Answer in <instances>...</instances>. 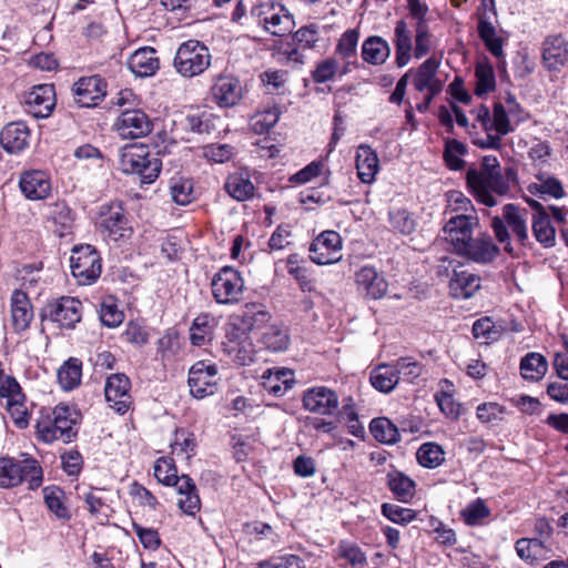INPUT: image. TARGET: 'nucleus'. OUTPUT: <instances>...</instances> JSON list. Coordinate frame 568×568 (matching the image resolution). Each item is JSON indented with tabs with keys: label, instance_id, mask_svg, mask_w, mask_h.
Here are the masks:
<instances>
[{
	"label": "nucleus",
	"instance_id": "14",
	"mask_svg": "<svg viewBox=\"0 0 568 568\" xmlns=\"http://www.w3.org/2000/svg\"><path fill=\"white\" fill-rule=\"evenodd\" d=\"M99 225L101 232L114 242L126 239L132 233L124 209L119 203L102 207Z\"/></svg>",
	"mask_w": 568,
	"mask_h": 568
},
{
	"label": "nucleus",
	"instance_id": "7",
	"mask_svg": "<svg viewBox=\"0 0 568 568\" xmlns=\"http://www.w3.org/2000/svg\"><path fill=\"white\" fill-rule=\"evenodd\" d=\"M72 275L81 285H90L101 274V258L97 250L90 245L74 246L70 257Z\"/></svg>",
	"mask_w": 568,
	"mask_h": 568
},
{
	"label": "nucleus",
	"instance_id": "58",
	"mask_svg": "<svg viewBox=\"0 0 568 568\" xmlns=\"http://www.w3.org/2000/svg\"><path fill=\"white\" fill-rule=\"evenodd\" d=\"M382 514L390 521L399 525H407L416 517L415 510L388 503L382 505Z\"/></svg>",
	"mask_w": 568,
	"mask_h": 568
},
{
	"label": "nucleus",
	"instance_id": "3",
	"mask_svg": "<svg viewBox=\"0 0 568 568\" xmlns=\"http://www.w3.org/2000/svg\"><path fill=\"white\" fill-rule=\"evenodd\" d=\"M22 459L0 458V488H13L22 481L31 490L39 488L43 481V471L37 459L21 455Z\"/></svg>",
	"mask_w": 568,
	"mask_h": 568
},
{
	"label": "nucleus",
	"instance_id": "8",
	"mask_svg": "<svg viewBox=\"0 0 568 568\" xmlns=\"http://www.w3.org/2000/svg\"><path fill=\"white\" fill-rule=\"evenodd\" d=\"M211 288L216 303L235 304L242 300L244 280L237 270L224 266L213 276Z\"/></svg>",
	"mask_w": 568,
	"mask_h": 568
},
{
	"label": "nucleus",
	"instance_id": "27",
	"mask_svg": "<svg viewBox=\"0 0 568 568\" xmlns=\"http://www.w3.org/2000/svg\"><path fill=\"white\" fill-rule=\"evenodd\" d=\"M542 59L549 70H557L568 61V43L561 36L548 37L544 42Z\"/></svg>",
	"mask_w": 568,
	"mask_h": 568
},
{
	"label": "nucleus",
	"instance_id": "16",
	"mask_svg": "<svg viewBox=\"0 0 568 568\" xmlns=\"http://www.w3.org/2000/svg\"><path fill=\"white\" fill-rule=\"evenodd\" d=\"M130 387V379L121 373L112 374L105 382V399L109 406L119 414L126 413L131 405Z\"/></svg>",
	"mask_w": 568,
	"mask_h": 568
},
{
	"label": "nucleus",
	"instance_id": "24",
	"mask_svg": "<svg viewBox=\"0 0 568 568\" xmlns=\"http://www.w3.org/2000/svg\"><path fill=\"white\" fill-rule=\"evenodd\" d=\"M439 63L435 58H428L416 70L413 79L414 88L419 92L438 94L443 89L442 81L437 78Z\"/></svg>",
	"mask_w": 568,
	"mask_h": 568
},
{
	"label": "nucleus",
	"instance_id": "56",
	"mask_svg": "<svg viewBox=\"0 0 568 568\" xmlns=\"http://www.w3.org/2000/svg\"><path fill=\"white\" fill-rule=\"evenodd\" d=\"M339 64L335 58H327L318 62L312 71V79L315 83H325L334 79L339 72Z\"/></svg>",
	"mask_w": 568,
	"mask_h": 568
},
{
	"label": "nucleus",
	"instance_id": "35",
	"mask_svg": "<svg viewBox=\"0 0 568 568\" xmlns=\"http://www.w3.org/2000/svg\"><path fill=\"white\" fill-rule=\"evenodd\" d=\"M389 55L390 47L382 37H368L362 44V58L372 65H382Z\"/></svg>",
	"mask_w": 568,
	"mask_h": 568
},
{
	"label": "nucleus",
	"instance_id": "49",
	"mask_svg": "<svg viewBox=\"0 0 568 568\" xmlns=\"http://www.w3.org/2000/svg\"><path fill=\"white\" fill-rule=\"evenodd\" d=\"M418 463L426 468H436L445 460V453L438 444L425 443L417 450Z\"/></svg>",
	"mask_w": 568,
	"mask_h": 568
},
{
	"label": "nucleus",
	"instance_id": "40",
	"mask_svg": "<svg viewBox=\"0 0 568 568\" xmlns=\"http://www.w3.org/2000/svg\"><path fill=\"white\" fill-rule=\"evenodd\" d=\"M548 364L546 358L539 353H528L520 361L521 376L527 381L537 382L547 373Z\"/></svg>",
	"mask_w": 568,
	"mask_h": 568
},
{
	"label": "nucleus",
	"instance_id": "5",
	"mask_svg": "<svg viewBox=\"0 0 568 568\" xmlns=\"http://www.w3.org/2000/svg\"><path fill=\"white\" fill-rule=\"evenodd\" d=\"M162 168L159 158L150 154L143 146L125 148L120 156V169L125 174L136 175L141 183L155 181Z\"/></svg>",
	"mask_w": 568,
	"mask_h": 568
},
{
	"label": "nucleus",
	"instance_id": "47",
	"mask_svg": "<svg viewBox=\"0 0 568 568\" xmlns=\"http://www.w3.org/2000/svg\"><path fill=\"white\" fill-rule=\"evenodd\" d=\"M337 414L339 418L347 425L349 434L355 437L364 436V426L358 419L355 403L352 397H346L343 399L342 408H338Z\"/></svg>",
	"mask_w": 568,
	"mask_h": 568
},
{
	"label": "nucleus",
	"instance_id": "31",
	"mask_svg": "<svg viewBox=\"0 0 568 568\" xmlns=\"http://www.w3.org/2000/svg\"><path fill=\"white\" fill-rule=\"evenodd\" d=\"M395 60L398 68L405 67L412 58V32L405 20H398L394 29Z\"/></svg>",
	"mask_w": 568,
	"mask_h": 568
},
{
	"label": "nucleus",
	"instance_id": "48",
	"mask_svg": "<svg viewBox=\"0 0 568 568\" xmlns=\"http://www.w3.org/2000/svg\"><path fill=\"white\" fill-rule=\"evenodd\" d=\"M475 77H476V95H484L486 93L493 92L496 89V79L494 68L486 62L477 63L475 68Z\"/></svg>",
	"mask_w": 568,
	"mask_h": 568
},
{
	"label": "nucleus",
	"instance_id": "45",
	"mask_svg": "<svg viewBox=\"0 0 568 568\" xmlns=\"http://www.w3.org/2000/svg\"><path fill=\"white\" fill-rule=\"evenodd\" d=\"M272 17L273 19L264 28L265 31L275 37H283L292 32L295 22L293 16L284 6L280 4V10L275 11Z\"/></svg>",
	"mask_w": 568,
	"mask_h": 568
},
{
	"label": "nucleus",
	"instance_id": "52",
	"mask_svg": "<svg viewBox=\"0 0 568 568\" xmlns=\"http://www.w3.org/2000/svg\"><path fill=\"white\" fill-rule=\"evenodd\" d=\"M63 495V490L57 486H48L43 488V498L48 508L54 513L58 518L69 519V511L62 503Z\"/></svg>",
	"mask_w": 568,
	"mask_h": 568
},
{
	"label": "nucleus",
	"instance_id": "33",
	"mask_svg": "<svg viewBox=\"0 0 568 568\" xmlns=\"http://www.w3.org/2000/svg\"><path fill=\"white\" fill-rule=\"evenodd\" d=\"M503 217L508 227L511 229L515 236L521 244L528 240V212L526 209H520L515 204H506L503 207Z\"/></svg>",
	"mask_w": 568,
	"mask_h": 568
},
{
	"label": "nucleus",
	"instance_id": "34",
	"mask_svg": "<svg viewBox=\"0 0 568 568\" xmlns=\"http://www.w3.org/2000/svg\"><path fill=\"white\" fill-rule=\"evenodd\" d=\"M358 39L359 33L355 29H348L342 34L337 42L335 52L344 61L341 75L348 73L349 65L356 63Z\"/></svg>",
	"mask_w": 568,
	"mask_h": 568
},
{
	"label": "nucleus",
	"instance_id": "18",
	"mask_svg": "<svg viewBox=\"0 0 568 568\" xmlns=\"http://www.w3.org/2000/svg\"><path fill=\"white\" fill-rule=\"evenodd\" d=\"M27 111L34 118H47L55 105V93L52 84H40L32 88L24 97Z\"/></svg>",
	"mask_w": 568,
	"mask_h": 568
},
{
	"label": "nucleus",
	"instance_id": "21",
	"mask_svg": "<svg viewBox=\"0 0 568 568\" xmlns=\"http://www.w3.org/2000/svg\"><path fill=\"white\" fill-rule=\"evenodd\" d=\"M23 195L32 201L45 199L51 192V182L43 171L32 170L24 172L19 181Z\"/></svg>",
	"mask_w": 568,
	"mask_h": 568
},
{
	"label": "nucleus",
	"instance_id": "12",
	"mask_svg": "<svg viewBox=\"0 0 568 568\" xmlns=\"http://www.w3.org/2000/svg\"><path fill=\"white\" fill-rule=\"evenodd\" d=\"M342 237L335 231H324L310 247L311 260L318 265L333 264L342 258Z\"/></svg>",
	"mask_w": 568,
	"mask_h": 568
},
{
	"label": "nucleus",
	"instance_id": "10",
	"mask_svg": "<svg viewBox=\"0 0 568 568\" xmlns=\"http://www.w3.org/2000/svg\"><path fill=\"white\" fill-rule=\"evenodd\" d=\"M217 367L203 361L193 364L189 371L187 384L191 395L196 399L211 396L217 390Z\"/></svg>",
	"mask_w": 568,
	"mask_h": 568
},
{
	"label": "nucleus",
	"instance_id": "36",
	"mask_svg": "<svg viewBox=\"0 0 568 568\" xmlns=\"http://www.w3.org/2000/svg\"><path fill=\"white\" fill-rule=\"evenodd\" d=\"M224 189L226 193L239 202L250 200L254 196L255 186L247 173L235 172L227 176Z\"/></svg>",
	"mask_w": 568,
	"mask_h": 568
},
{
	"label": "nucleus",
	"instance_id": "26",
	"mask_svg": "<svg viewBox=\"0 0 568 568\" xmlns=\"http://www.w3.org/2000/svg\"><path fill=\"white\" fill-rule=\"evenodd\" d=\"M355 281L358 290L373 300L382 298L387 292V282L374 267H362L356 273Z\"/></svg>",
	"mask_w": 568,
	"mask_h": 568
},
{
	"label": "nucleus",
	"instance_id": "9",
	"mask_svg": "<svg viewBox=\"0 0 568 568\" xmlns=\"http://www.w3.org/2000/svg\"><path fill=\"white\" fill-rule=\"evenodd\" d=\"M42 317L57 323L62 328H74L82 317V303L75 297L62 296L45 305Z\"/></svg>",
	"mask_w": 568,
	"mask_h": 568
},
{
	"label": "nucleus",
	"instance_id": "44",
	"mask_svg": "<svg viewBox=\"0 0 568 568\" xmlns=\"http://www.w3.org/2000/svg\"><path fill=\"white\" fill-rule=\"evenodd\" d=\"M263 345L272 352L286 351L290 345V335L285 327L280 325L268 326L262 335Z\"/></svg>",
	"mask_w": 568,
	"mask_h": 568
},
{
	"label": "nucleus",
	"instance_id": "50",
	"mask_svg": "<svg viewBox=\"0 0 568 568\" xmlns=\"http://www.w3.org/2000/svg\"><path fill=\"white\" fill-rule=\"evenodd\" d=\"M81 365L77 359L67 361L58 371V381L62 388L73 389L81 379Z\"/></svg>",
	"mask_w": 568,
	"mask_h": 568
},
{
	"label": "nucleus",
	"instance_id": "61",
	"mask_svg": "<svg viewBox=\"0 0 568 568\" xmlns=\"http://www.w3.org/2000/svg\"><path fill=\"white\" fill-rule=\"evenodd\" d=\"M202 154L207 161L224 163L232 159L234 152L230 144L212 143L203 148Z\"/></svg>",
	"mask_w": 568,
	"mask_h": 568
},
{
	"label": "nucleus",
	"instance_id": "46",
	"mask_svg": "<svg viewBox=\"0 0 568 568\" xmlns=\"http://www.w3.org/2000/svg\"><path fill=\"white\" fill-rule=\"evenodd\" d=\"M369 429L374 438L381 443L394 444L399 440V432L396 425L386 417L373 419Z\"/></svg>",
	"mask_w": 568,
	"mask_h": 568
},
{
	"label": "nucleus",
	"instance_id": "22",
	"mask_svg": "<svg viewBox=\"0 0 568 568\" xmlns=\"http://www.w3.org/2000/svg\"><path fill=\"white\" fill-rule=\"evenodd\" d=\"M171 486H174L180 495L179 508L184 514L194 516L201 508V499L193 479L187 475L178 476Z\"/></svg>",
	"mask_w": 568,
	"mask_h": 568
},
{
	"label": "nucleus",
	"instance_id": "37",
	"mask_svg": "<svg viewBox=\"0 0 568 568\" xmlns=\"http://www.w3.org/2000/svg\"><path fill=\"white\" fill-rule=\"evenodd\" d=\"M216 326L215 318L210 314L197 315L190 327V341L194 346H203L212 341Z\"/></svg>",
	"mask_w": 568,
	"mask_h": 568
},
{
	"label": "nucleus",
	"instance_id": "57",
	"mask_svg": "<svg viewBox=\"0 0 568 568\" xmlns=\"http://www.w3.org/2000/svg\"><path fill=\"white\" fill-rule=\"evenodd\" d=\"M392 227L402 234H412L416 229V222L412 214L405 209H397L389 212Z\"/></svg>",
	"mask_w": 568,
	"mask_h": 568
},
{
	"label": "nucleus",
	"instance_id": "51",
	"mask_svg": "<svg viewBox=\"0 0 568 568\" xmlns=\"http://www.w3.org/2000/svg\"><path fill=\"white\" fill-rule=\"evenodd\" d=\"M170 192L176 204L186 205L194 199L193 182L184 178H174L171 180Z\"/></svg>",
	"mask_w": 568,
	"mask_h": 568
},
{
	"label": "nucleus",
	"instance_id": "15",
	"mask_svg": "<svg viewBox=\"0 0 568 568\" xmlns=\"http://www.w3.org/2000/svg\"><path fill=\"white\" fill-rule=\"evenodd\" d=\"M72 91L80 106H95L106 94V82L100 75L83 77L73 84Z\"/></svg>",
	"mask_w": 568,
	"mask_h": 568
},
{
	"label": "nucleus",
	"instance_id": "55",
	"mask_svg": "<svg viewBox=\"0 0 568 568\" xmlns=\"http://www.w3.org/2000/svg\"><path fill=\"white\" fill-rule=\"evenodd\" d=\"M281 111L277 106L258 112L252 119V129L257 134H263L272 129L280 119Z\"/></svg>",
	"mask_w": 568,
	"mask_h": 568
},
{
	"label": "nucleus",
	"instance_id": "60",
	"mask_svg": "<svg viewBox=\"0 0 568 568\" xmlns=\"http://www.w3.org/2000/svg\"><path fill=\"white\" fill-rule=\"evenodd\" d=\"M154 476L159 483L171 486L178 477L173 459L161 457L155 462Z\"/></svg>",
	"mask_w": 568,
	"mask_h": 568
},
{
	"label": "nucleus",
	"instance_id": "19",
	"mask_svg": "<svg viewBox=\"0 0 568 568\" xmlns=\"http://www.w3.org/2000/svg\"><path fill=\"white\" fill-rule=\"evenodd\" d=\"M480 287V276L463 266L455 268L449 280V293L457 300H468L473 297Z\"/></svg>",
	"mask_w": 568,
	"mask_h": 568
},
{
	"label": "nucleus",
	"instance_id": "59",
	"mask_svg": "<svg viewBox=\"0 0 568 568\" xmlns=\"http://www.w3.org/2000/svg\"><path fill=\"white\" fill-rule=\"evenodd\" d=\"M415 47L414 57L420 59L426 55L432 49V34L428 30V24L415 23Z\"/></svg>",
	"mask_w": 568,
	"mask_h": 568
},
{
	"label": "nucleus",
	"instance_id": "64",
	"mask_svg": "<svg viewBox=\"0 0 568 568\" xmlns=\"http://www.w3.org/2000/svg\"><path fill=\"white\" fill-rule=\"evenodd\" d=\"M122 337L125 342L140 347L148 343L149 334L144 326L131 321L126 324V328L122 333Z\"/></svg>",
	"mask_w": 568,
	"mask_h": 568
},
{
	"label": "nucleus",
	"instance_id": "32",
	"mask_svg": "<svg viewBox=\"0 0 568 568\" xmlns=\"http://www.w3.org/2000/svg\"><path fill=\"white\" fill-rule=\"evenodd\" d=\"M47 217L52 223V231L60 237L69 234L73 227V213L64 202L51 203Z\"/></svg>",
	"mask_w": 568,
	"mask_h": 568
},
{
	"label": "nucleus",
	"instance_id": "4",
	"mask_svg": "<svg viewBox=\"0 0 568 568\" xmlns=\"http://www.w3.org/2000/svg\"><path fill=\"white\" fill-rule=\"evenodd\" d=\"M78 413L67 405H58L51 414L42 416L36 425L39 438L45 443L62 440L70 443L77 435L74 426Z\"/></svg>",
	"mask_w": 568,
	"mask_h": 568
},
{
	"label": "nucleus",
	"instance_id": "20",
	"mask_svg": "<svg viewBox=\"0 0 568 568\" xmlns=\"http://www.w3.org/2000/svg\"><path fill=\"white\" fill-rule=\"evenodd\" d=\"M31 132L22 121L11 122L2 128L0 143L9 153H19L30 144Z\"/></svg>",
	"mask_w": 568,
	"mask_h": 568
},
{
	"label": "nucleus",
	"instance_id": "53",
	"mask_svg": "<svg viewBox=\"0 0 568 568\" xmlns=\"http://www.w3.org/2000/svg\"><path fill=\"white\" fill-rule=\"evenodd\" d=\"M467 152V148L458 140H448L445 143L444 160L452 170H460L465 165V161L460 158Z\"/></svg>",
	"mask_w": 568,
	"mask_h": 568
},
{
	"label": "nucleus",
	"instance_id": "28",
	"mask_svg": "<svg viewBox=\"0 0 568 568\" xmlns=\"http://www.w3.org/2000/svg\"><path fill=\"white\" fill-rule=\"evenodd\" d=\"M356 170L363 183H372L379 170V160L376 152L367 144H361L356 151Z\"/></svg>",
	"mask_w": 568,
	"mask_h": 568
},
{
	"label": "nucleus",
	"instance_id": "42",
	"mask_svg": "<svg viewBox=\"0 0 568 568\" xmlns=\"http://www.w3.org/2000/svg\"><path fill=\"white\" fill-rule=\"evenodd\" d=\"M242 328L240 332L252 331L261 327L270 320V314L260 304H246L240 315Z\"/></svg>",
	"mask_w": 568,
	"mask_h": 568
},
{
	"label": "nucleus",
	"instance_id": "2",
	"mask_svg": "<svg viewBox=\"0 0 568 568\" xmlns=\"http://www.w3.org/2000/svg\"><path fill=\"white\" fill-rule=\"evenodd\" d=\"M513 169H507L506 174L493 173L485 170L470 168L466 173L467 185L475 197L486 206H495L497 201L493 193L506 195L510 191V180H515Z\"/></svg>",
	"mask_w": 568,
	"mask_h": 568
},
{
	"label": "nucleus",
	"instance_id": "17",
	"mask_svg": "<svg viewBox=\"0 0 568 568\" xmlns=\"http://www.w3.org/2000/svg\"><path fill=\"white\" fill-rule=\"evenodd\" d=\"M115 130L123 139H139L152 131V122L141 110L123 112L116 120Z\"/></svg>",
	"mask_w": 568,
	"mask_h": 568
},
{
	"label": "nucleus",
	"instance_id": "43",
	"mask_svg": "<svg viewBox=\"0 0 568 568\" xmlns=\"http://www.w3.org/2000/svg\"><path fill=\"white\" fill-rule=\"evenodd\" d=\"M532 232L536 240L545 247H552L556 243V230L551 225L549 214L532 215Z\"/></svg>",
	"mask_w": 568,
	"mask_h": 568
},
{
	"label": "nucleus",
	"instance_id": "13",
	"mask_svg": "<svg viewBox=\"0 0 568 568\" xmlns=\"http://www.w3.org/2000/svg\"><path fill=\"white\" fill-rule=\"evenodd\" d=\"M222 349L230 361L237 365L245 366L251 364L255 357L254 345L245 332L233 327L226 333V339L222 343Z\"/></svg>",
	"mask_w": 568,
	"mask_h": 568
},
{
	"label": "nucleus",
	"instance_id": "6",
	"mask_svg": "<svg viewBox=\"0 0 568 568\" xmlns=\"http://www.w3.org/2000/svg\"><path fill=\"white\" fill-rule=\"evenodd\" d=\"M211 62L212 55L209 48L197 40H189L180 44L174 57V68L184 78L202 74Z\"/></svg>",
	"mask_w": 568,
	"mask_h": 568
},
{
	"label": "nucleus",
	"instance_id": "29",
	"mask_svg": "<svg viewBox=\"0 0 568 568\" xmlns=\"http://www.w3.org/2000/svg\"><path fill=\"white\" fill-rule=\"evenodd\" d=\"M128 67L136 77H151L159 69V59L153 48L145 47L133 52L129 60Z\"/></svg>",
	"mask_w": 568,
	"mask_h": 568
},
{
	"label": "nucleus",
	"instance_id": "39",
	"mask_svg": "<svg viewBox=\"0 0 568 568\" xmlns=\"http://www.w3.org/2000/svg\"><path fill=\"white\" fill-rule=\"evenodd\" d=\"M369 381L375 389L389 393L398 384L399 376L395 367L383 364L371 372Z\"/></svg>",
	"mask_w": 568,
	"mask_h": 568
},
{
	"label": "nucleus",
	"instance_id": "30",
	"mask_svg": "<svg viewBox=\"0 0 568 568\" xmlns=\"http://www.w3.org/2000/svg\"><path fill=\"white\" fill-rule=\"evenodd\" d=\"M478 36L484 42L487 50L496 58L504 55V39L498 36L496 27L490 20L488 12L480 13L477 24Z\"/></svg>",
	"mask_w": 568,
	"mask_h": 568
},
{
	"label": "nucleus",
	"instance_id": "25",
	"mask_svg": "<svg viewBox=\"0 0 568 568\" xmlns=\"http://www.w3.org/2000/svg\"><path fill=\"white\" fill-rule=\"evenodd\" d=\"M33 320V310L28 295L16 290L11 295V325L17 333L29 328Z\"/></svg>",
	"mask_w": 568,
	"mask_h": 568
},
{
	"label": "nucleus",
	"instance_id": "38",
	"mask_svg": "<svg viewBox=\"0 0 568 568\" xmlns=\"http://www.w3.org/2000/svg\"><path fill=\"white\" fill-rule=\"evenodd\" d=\"M528 191L534 195L551 196L554 199H561L565 196V190L561 182L546 173H538L536 182L528 185Z\"/></svg>",
	"mask_w": 568,
	"mask_h": 568
},
{
	"label": "nucleus",
	"instance_id": "11",
	"mask_svg": "<svg viewBox=\"0 0 568 568\" xmlns=\"http://www.w3.org/2000/svg\"><path fill=\"white\" fill-rule=\"evenodd\" d=\"M302 404L305 410L322 416H333L339 408L337 393L326 386L305 389L302 395Z\"/></svg>",
	"mask_w": 568,
	"mask_h": 568
},
{
	"label": "nucleus",
	"instance_id": "54",
	"mask_svg": "<svg viewBox=\"0 0 568 568\" xmlns=\"http://www.w3.org/2000/svg\"><path fill=\"white\" fill-rule=\"evenodd\" d=\"M99 316L101 323L106 327H116L123 322L124 318L123 312L118 307L111 297L105 298L101 303Z\"/></svg>",
	"mask_w": 568,
	"mask_h": 568
},
{
	"label": "nucleus",
	"instance_id": "23",
	"mask_svg": "<svg viewBox=\"0 0 568 568\" xmlns=\"http://www.w3.org/2000/svg\"><path fill=\"white\" fill-rule=\"evenodd\" d=\"M242 91L241 82L232 75H220L212 88L215 102L224 108L237 104L242 99Z\"/></svg>",
	"mask_w": 568,
	"mask_h": 568
},
{
	"label": "nucleus",
	"instance_id": "41",
	"mask_svg": "<svg viewBox=\"0 0 568 568\" xmlns=\"http://www.w3.org/2000/svg\"><path fill=\"white\" fill-rule=\"evenodd\" d=\"M387 485L400 501L407 503L414 496L415 483L403 473H389L387 475Z\"/></svg>",
	"mask_w": 568,
	"mask_h": 568
},
{
	"label": "nucleus",
	"instance_id": "62",
	"mask_svg": "<svg viewBox=\"0 0 568 568\" xmlns=\"http://www.w3.org/2000/svg\"><path fill=\"white\" fill-rule=\"evenodd\" d=\"M490 514L488 507L481 499H477L470 503L463 511L462 517L464 521L469 526L478 525L479 521Z\"/></svg>",
	"mask_w": 568,
	"mask_h": 568
},
{
	"label": "nucleus",
	"instance_id": "1",
	"mask_svg": "<svg viewBox=\"0 0 568 568\" xmlns=\"http://www.w3.org/2000/svg\"><path fill=\"white\" fill-rule=\"evenodd\" d=\"M479 224L477 215L457 214L452 216L443 231L445 240L453 245L455 253L477 264H489L499 255V247L491 236L481 232L473 236V231Z\"/></svg>",
	"mask_w": 568,
	"mask_h": 568
},
{
	"label": "nucleus",
	"instance_id": "63",
	"mask_svg": "<svg viewBox=\"0 0 568 568\" xmlns=\"http://www.w3.org/2000/svg\"><path fill=\"white\" fill-rule=\"evenodd\" d=\"M195 438L194 435L185 430H178L175 433V440L172 445L173 454H185L189 459L195 453Z\"/></svg>",
	"mask_w": 568,
	"mask_h": 568
}]
</instances>
